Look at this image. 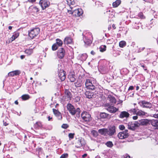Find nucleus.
I'll use <instances>...</instances> for the list:
<instances>
[{"instance_id": "393cba45", "label": "nucleus", "mask_w": 158, "mask_h": 158, "mask_svg": "<svg viewBox=\"0 0 158 158\" xmlns=\"http://www.w3.org/2000/svg\"><path fill=\"white\" fill-rule=\"evenodd\" d=\"M107 129L102 128L99 129L98 130V132L101 135H107Z\"/></svg>"}, {"instance_id": "c85d7f7f", "label": "nucleus", "mask_w": 158, "mask_h": 158, "mask_svg": "<svg viewBox=\"0 0 158 158\" xmlns=\"http://www.w3.org/2000/svg\"><path fill=\"white\" fill-rule=\"evenodd\" d=\"M81 81V80L79 79L74 83L75 86L76 87H81L82 85Z\"/></svg>"}, {"instance_id": "f8f14e48", "label": "nucleus", "mask_w": 158, "mask_h": 158, "mask_svg": "<svg viewBox=\"0 0 158 158\" xmlns=\"http://www.w3.org/2000/svg\"><path fill=\"white\" fill-rule=\"evenodd\" d=\"M39 4L41 6L42 9L44 10L49 6L50 3L46 0H40L39 2Z\"/></svg>"}, {"instance_id": "20e7f679", "label": "nucleus", "mask_w": 158, "mask_h": 158, "mask_svg": "<svg viewBox=\"0 0 158 158\" xmlns=\"http://www.w3.org/2000/svg\"><path fill=\"white\" fill-rule=\"evenodd\" d=\"M85 85L86 88L88 89L94 90L95 86L94 85V81L91 79H86L85 82Z\"/></svg>"}, {"instance_id": "0eeeda50", "label": "nucleus", "mask_w": 158, "mask_h": 158, "mask_svg": "<svg viewBox=\"0 0 158 158\" xmlns=\"http://www.w3.org/2000/svg\"><path fill=\"white\" fill-rule=\"evenodd\" d=\"M140 106L143 107L150 109L152 106V104L149 102L143 100L138 102Z\"/></svg>"}, {"instance_id": "3c124183", "label": "nucleus", "mask_w": 158, "mask_h": 158, "mask_svg": "<svg viewBox=\"0 0 158 158\" xmlns=\"http://www.w3.org/2000/svg\"><path fill=\"white\" fill-rule=\"evenodd\" d=\"M69 127V125L67 124H63L61 126V127L64 129H66Z\"/></svg>"}, {"instance_id": "6e6d98bb", "label": "nucleus", "mask_w": 158, "mask_h": 158, "mask_svg": "<svg viewBox=\"0 0 158 158\" xmlns=\"http://www.w3.org/2000/svg\"><path fill=\"white\" fill-rule=\"evenodd\" d=\"M80 100V97H77L75 98V102H78Z\"/></svg>"}, {"instance_id": "aec40b11", "label": "nucleus", "mask_w": 158, "mask_h": 158, "mask_svg": "<svg viewBox=\"0 0 158 158\" xmlns=\"http://www.w3.org/2000/svg\"><path fill=\"white\" fill-rule=\"evenodd\" d=\"M52 110L54 114L58 118V119L61 120L62 118L61 113L58 110L54 109H53Z\"/></svg>"}, {"instance_id": "f03ea898", "label": "nucleus", "mask_w": 158, "mask_h": 158, "mask_svg": "<svg viewBox=\"0 0 158 158\" xmlns=\"http://www.w3.org/2000/svg\"><path fill=\"white\" fill-rule=\"evenodd\" d=\"M85 34V32L82 34L83 36L84 41L85 44L87 45H89L92 43V40L90 39L92 37V34L91 33L89 32L86 33Z\"/></svg>"}, {"instance_id": "ea45409f", "label": "nucleus", "mask_w": 158, "mask_h": 158, "mask_svg": "<svg viewBox=\"0 0 158 158\" xmlns=\"http://www.w3.org/2000/svg\"><path fill=\"white\" fill-rule=\"evenodd\" d=\"M58 45L56 43L54 44L52 46V49L53 51L56 50L58 48Z\"/></svg>"}, {"instance_id": "bf43d9fd", "label": "nucleus", "mask_w": 158, "mask_h": 158, "mask_svg": "<svg viewBox=\"0 0 158 158\" xmlns=\"http://www.w3.org/2000/svg\"><path fill=\"white\" fill-rule=\"evenodd\" d=\"M137 116L138 115H137L136 116H133L132 117L133 119L134 120L137 119L138 118V117Z\"/></svg>"}, {"instance_id": "2eb2a0df", "label": "nucleus", "mask_w": 158, "mask_h": 158, "mask_svg": "<svg viewBox=\"0 0 158 158\" xmlns=\"http://www.w3.org/2000/svg\"><path fill=\"white\" fill-rule=\"evenodd\" d=\"M73 15L76 16H80L83 13L82 10L80 8L76 9L73 11Z\"/></svg>"}, {"instance_id": "49530a36", "label": "nucleus", "mask_w": 158, "mask_h": 158, "mask_svg": "<svg viewBox=\"0 0 158 158\" xmlns=\"http://www.w3.org/2000/svg\"><path fill=\"white\" fill-rule=\"evenodd\" d=\"M106 42L108 44H112L113 42V39H108L107 40Z\"/></svg>"}, {"instance_id": "dca6fc26", "label": "nucleus", "mask_w": 158, "mask_h": 158, "mask_svg": "<svg viewBox=\"0 0 158 158\" xmlns=\"http://www.w3.org/2000/svg\"><path fill=\"white\" fill-rule=\"evenodd\" d=\"M137 110L136 115L143 118L147 117L148 116V114L147 112L140 110H139L138 109Z\"/></svg>"}, {"instance_id": "423d86ee", "label": "nucleus", "mask_w": 158, "mask_h": 158, "mask_svg": "<svg viewBox=\"0 0 158 158\" xmlns=\"http://www.w3.org/2000/svg\"><path fill=\"white\" fill-rule=\"evenodd\" d=\"M105 109L109 112L111 113H114L118 110V109L114 106H111L109 103L105 104Z\"/></svg>"}, {"instance_id": "9d476101", "label": "nucleus", "mask_w": 158, "mask_h": 158, "mask_svg": "<svg viewBox=\"0 0 158 158\" xmlns=\"http://www.w3.org/2000/svg\"><path fill=\"white\" fill-rule=\"evenodd\" d=\"M128 135L127 130H126L124 131L120 132L118 135V137L120 139H123L127 138L128 136Z\"/></svg>"}, {"instance_id": "a878e982", "label": "nucleus", "mask_w": 158, "mask_h": 158, "mask_svg": "<svg viewBox=\"0 0 158 158\" xmlns=\"http://www.w3.org/2000/svg\"><path fill=\"white\" fill-rule=\"evenodd\" d=\"M72 43V39L70 37H66L64 40V43L65 44H71Z\"/></svg>"}, {"instance_id": "e433bc0d", "label": "nucleus", "mask_w": 158, "mask_h": 158, "mask_svg": "<svg viewBox=\"0 0 158 158\" xmlns=\"http://www.w3.org/2000/svg\"><path fill=\"white\" fill-rule=\"evenodd\" d=\"M100 51L101 52H103L106 49V46L105 45H102L99 48Z\"/></svg>"}, {"instance_id": "a19ab883", "label": "nucleus", "mask_w": 158, "mask_h": 158, "mask_svg": "<svg viewBox=\"0 0 158 158\" xmlns=\"http://www.w3.org/2000/svg\"><path fill=\"white\" fill-rule=\"evenodd\" d=\"M67 2L69 5H74L75 4L74 0H67Z\"/></svg>"}, {"instance_id": "4c0bfd02", "label": "nucleus", "mask_w": 158, "mask_h": 158, "mask_svg": "<svg viewBox=\"0 0 158 158\" xmlns=\"http://www.w3.org/2000/svg\"><path fill=\"white\" fill-rule=\"evenodd\" d=\"M105 144L109 148L112 147L113 145L112 142L110 141L107 142Z\"/></svg>"}, {"instance_id": "603ef678", "label": "nucleus", "mask_w": 158, "mask_h": 158, "mask_svg": "<svg viewBox=\"0 0 158 158\" xmlns=\"http://www.w3.org/2000/svg\"><path fill=\"white\" fill-rule=\"evenodd\" d=\"M145 48L144 47L140 48L137 51V52L139 53L143 51Z\"/></svg>"}, {"instance_id": "6e6552de", "label": "nucleus", "mask_w": 158, "mask_h": 158, "mask_svg": "<svg viewBox=\"0 0 158 158\" xmlns=\"http://www.w3.org/2000/svg\"><path fill=\"white\" fill-rule=\"evenodd\" d=\"M127 126L128 129L134 130L136 128L139 127V124L138 121L130 122L128 123Z\"/></svg>"}, {"instance_id": "09e8293b", "label": "nucleus", "mask_w": 158, "mask_h": 158, "mask_svg": "<svg viewBox=\"0 0 158 158\" xmlns=\"http://www.w3.org/2000/svg\"><path fill=\"white\" fill-rule=\"evenodd\" d=\"M16 38H17L15 37V36H14V35H13L12 37L10 38V39L9 40V42H12L13 41L15 40Z\"/></svg>"}, {"instance_id": "774afa93", "label": "nucleus", "mask_w": 158, "mask_h": 158, "mask_svg": "<svg viewBox=\"0 0 158 158\" xmlns=\"http://www.w3.org/2000/svg\"><path fill=\"white\" fill-rule=\"evenodd\" d=\"M25 58V56L24 55H21L20 56V58L21 59H23Z\"/></svg>"}, {"instance_id": "4d7b16f0", "label": "nucleus", "mask_w": 158, "mask_h": 158, "mask_svg": "<svg viewBox=\"0 0 158 158\" xmlns=\"http://www.w3.org/2000/svg\"><path fill=\"white\" fill-rule=\"evenodd\" d=\"M139 65L140 66H141L142 67H143V69L144 70H147V69H146V67L144 65H142V64L141 63H140L139 64Z\"/></svg>"}, {"instance_id": "13d9d810", "label": "nucleus", "mask_w": 158, "mask_h": 158, "mask_svg": "<svg viewBox=\"0 0 158 158\" xmlns=\"http://www.w3.org/2000/svg\"><path fill=\"white\" fill-rule=\"evenodd\" d=\"M124 158H130V156L127 154H126L124 156Z\"/></svg>"}, {"instance_id": "f3484780", "label": "nucleus", "mask_w": 158, "mask_h": 158, "mask_svg": "<svg viewBox=\"0 0 158 158\" xmlns=\"http://www.w3.org/2000/svg\"><path fill=\"white\" fill-rule=\"evenodd\" d=\"M58 76L61 81H64L66 78L65 72L62 69H60V71L58 72Z\"/></svg>"}, {"instance_id": "e2e57ef3", "label": "nucleus", "mask_w": 158, "mask_h": 158, "mask_svg": "<svg viewBox=\"0 0 158 158\" xmlns=\"http://www.w3.org/2000/svg\"><path fill=\"white\" fill-rule=\"evenodd\" d=\"M28 1L29 2L33 3L35 2L36 1V0H28Z\"/></svg>"}, {"instance_id": "c03bdc74", "label": "nucleus", "mask_w": 158, "mask_h": 158, "mask_svg": "<svg viewBox=\"0 0 158 158\" xmlns=\"http://www.w3.org/2000/svg\"><path fill=\"white\" fill-rule=\"evenodd\" d=\"M68 156V153H64L62 154L60 158H67Z\"/></svg>"}, {"instance_id": "9b49d317", "label": "nucleus", "mask_w": 158, "mask_h": 158, "mask_svg": "<svg viewBox=\"0 0 158 158\" xmlns=\"http://www.w3.org/2000/svg\"><path fill=\"white\" fill-rule=\"evenodd\" d=\"M81 116L83 120L86 122H88L91 120L90 114L86 111H83L81 114Z\"/></svg>"}, {"instance_id": "2f4dec72", "label": "nucleus", "mask_w": 158, "mask_h": 158, "mask_svg": "<svg viewBox=\"0 0 158 158\" xmlns=\"http://www.w3.org/2000/svg\"><path fill=\"white\" fill-rule=\"evenodd\" d=\"M137 110L136 108L131 109L128 111V112L131 114H136Z\"/></svg>"}, {"instance_id": "cd10ccee", "label": "nucleus", "mask_w": 158, "mask_h": 158, "mask_svg": "<svg viewBox=\"0 0 158 158\" xmlns=\"http://www.w3.org/2000/svg\"><path fill=\"white\" fill-rule=\"evenodd\" d=\"M42 127V125L41 122H37L34 125V127L35 128L39 129L40 128Z\"/></svg>"}, {"instance_id": "473e14b6", "label": "nucleus", "mask_w": 158, "mask_h": 158, "mask_svg": "<svg viewBox=\"0 0 158 158\" xmlns=\"http://www.w3.org/2000/svg\"><path fill=\"white\" fill-rule=\"evenodd\" d=\"M25 52L27 55H31L33 52V50L32 49H27L25 50Z\"/></svg>"}, {"instance_id": "f704fd0d", "label": "nucleus", "mask_w": 158, "mask_h": 158, "mask_svg": "<svg viewBox=\"0 0 158 158\" xmlns=\"http://www.w3.org/2000/svg\"><path fill=\"white\" fill-rule=\"evenodd\" d=\"M108 114L105 113H101L100 114V116L101 118H105L107 117Z\"/></svg>"}, {"instance_id": "412c9836", "label": "nucleus", "mask_w": 158, "mask_h": 158, "mask_svg": "<svg viewBox=\"0 0 158 158\" xmlns=\"http://www.w3.org/2000/svg\"><path fill=\"white\" fill-rule=\"evenodd\" d=\"M107 100L109 101L112 104H115L116 102L115 98L114 96L111 95L108 96Z\"/></svg>"}, {"instance_id": "7c9ffc66", "label": "nucleus", "mask_w": 158, "mask_h": 158, "mask_svg": "<svg viewBox=\"0 0 158 158\" xmlns=\"http://www.w3.org/2000/svg\"><path fill=\"white\" fill-rule=\"evenodd\" d=\"M58 46H61L63 44V42L61 40L59 39L56 40V43H55Z\"/></svg>"}, {"instance_id": "4be33fe9", "label": "nucleus", "mask_w": 158, "mask_h": 158, "mask_svg": "<svg viewBox=\"0 0 158 158\" xmlns=\"http://www.w3.org/2000/svg\"><path fill=\"white\" fill-rule=\"evenodd\" d=\"M152 125L155 127V129H157L158 128V120L152 119L151 121Z\"/></svg>"}, {"instance_id": "79ce46f5", "label": "nucleus", "mask_w": 158, "mask_h": 158, "mask_svg": "<svg viewBox=\"0 0 158 158\" xmlns=\"http://www.w3.org/2000/svg\"><path fill=\"white\" fill-rule=\"evenodd\" d=\"M69 78L70 81L72 82H73L75 80V78L73 76L70 75V76H69Z\"/></svg>"}, {"instance_id": "b1692460", "label": "nucleus", "mask_w": 158, "mask_h": 158, "mask_svg": "<svg viewBox=\"0 0 158 158\" xmlns=\"http://www.w3.org/2000/svg\"><path fill=\"white\" fill-rule=\"evenodd\" d=\"M129 116V114L126 111H122L121 112L119 117L120 118H123L124 117L127 118Z\"/></svg>"}, {"instance_id": "39448f33", "label": "nucleus", "mask_w": 158, "mask_h": 158, "mask_svg": "<svg viewBox=\"0 0 158 158\" xmlns=\"http://www.w3.org/2000/svg\"><path fill=\"white\" fill-rule=\"evenodd\" d=\"M86 143L85 139L83 138L80 137L76 139V142L75 144L77 148H80L85 146Z\"/></svg>"}, {"instance_id": "bb28decb", "label": "nucleus", "mask_w": 158, "mask_h": 158, "mask_svg": "<svg viewBox=\"0 0 158 158\" xmlns=\"http://www.w3.org/2000/svg\"><path fill=\"white\" fill-rule=\"evenodd\" d=\"M85 95L87 98H90L93 96L94 94L92 92L87 91L85 93Z\"/></svg>"}, {"instance_id": "1a4fd4ad", "label": "nucleus", "mask_w": 158, "mask_h": 158, "mask_svg": "<svg viewBox=\"0 0 158 158\" xmlns=\"http://www.w3.org/2000/svg\"><path fill=\"white\" fill-rule=\"evenodd\" d=\"M72 97L70 92L68 90H66L64 95L63 97L62 100L64 101H69Z\"/></svg>"}, {"instance_id": "6ab92c4d", "label": "nucleus", "mask_w": 158, "mask_h": 158, "mask_svg": "<svg viewBox=\"0 0 158 158\" xmlns=\"http://www.w3.org/2000/svg\"><path fill=\"white\" fill-rule=\"evenodd\" d=\"M138 123L139 124V127L141 125H146L148 124L150 122V120L147 119H144L140 120L138 121Z\"/></svg>"}, {"instance_id": "f257e3e1", "label": "nucleus", "mask_w": 158, "mask_h": 158, "mask_svg": "<svg viewBox=\"0 0 158 158\" xmlns=\"http://www.w3.org/2000/svg\"><path fill=\"white\" fill-rule=\"evenodd\" d=\"M67 107L69 113L72 115H74L76 114H79L80 113V109L78 108L76 110L74 106L71 104H68Z\"/></svg>"}, {"instance_id": "864d4df0", "label": "nucleus", "mask_w": 158, "mask_h": 158, "mask_svg": "<svg viewBox=\"0 0 158 158\" xmlns=\"http://www.w3.org/2000/svg\"><path fill=\"white\" fill-rule=\"evenodd\" d=\"M15 36V38H17V37L19 35V33L18 32H16L14 33L13 34Z\"/></svg>"}, {"instance_id": "a18cd8bd", "label": "nucleus", "mask_w": 158, "mask_h": 158, "mask_svg": "<svg viewBox=\"0 0 158 158\" xmlns=\"http://www.w3.org/2000/svg\"><path fill=\"white\" fill-rule=\"evenodd\" d=\"M75 134L74 133H70L69 134V139H73L74 138Z\"/></svg>"}, {"instance_id": "72a5a7b5", "label": "nucleus", "mask_w": 158, "mask_h": 158, "mask_svg": "<svg viewBox=\"0 0 158 158\" xmlns=\"http://www.w3.org/2000/svg\"><path fill=\"white\" fill-rule=\"evenodd\" d=\"M126 43L125 41H122L119 43V46L121 48H123L126 45Z\"/></svg>"}, {"instance_id": "7ed1b4c3", "label": "nucleus", "mask_w": 158, "mask_h": 158, "mask_svg": "<svg viewBox=\"0 0 158 158\" xmlns=\"http://www.w3.org/2000/svg\"><path fill=\"white\" fill-rule=\"evenodd\" d=\"M40 31V29L39 28H34L28 31L29 36L31 39H33L37 36Z\"/></svg>"}, {"instance_id": "de8ad7c7", "label": "nucleus", "mask_w": 158, "mask_h": 158, "mask_svg": "<svg viewBox=\"0 0 158 158\" xmlns=\"http://www.w3.org/2000/svg\"><path fill=\"white\" fill-rule=\"evenodd\" d=\"M140 24V23H135V24L134 27L135 29H139Z\"/></svg>"}, {"instance_id": "ddd939ff", "label": "nucleus", "mask_w": 158, "mask_h": 158, "mask_svg": "<svg viewBox=\"0 0 158 158\" xmlns=\"http://www.w3.org/2000/svg\"><path fill=\"white\" fill-rule=\"evenodd\" d=\"M116 128L113 125L110 127L108 129H107V135L110 136L114 135L116 132Z\"/></svg>"}, {"instance_id": "338daca9", "label": "nucleus", "mask_w": 158, "mask_h": 158, "mask_svg": "<svg viewBox=\"0 0 158 158\" xmlns=\"http://www.w3.org/2000/svg\"><path fill=\"white\" fill-rule=\"evenodd\" d=\"M48 120L50 121L51 120V119H52V117H51L50 116H48Z\"/></svg>"}, {"instance_id": "052dcab7", "label": "nucleus", "mask_w": 158, "mask_h": 158, "mask_svg": "<svg viewBox=\"0 0 158 158\" xmlns=\"http://www.w3.org/2000/svg\"><path fill=\"white\" fill-rule=\"evenodd\" d=\"M134 89V87L132 86H130L128 89V90H133Z\"/></svg>"}, {"instance_id": "4468645a", "label": "nucleus", "mask_w": 158, "mask_h": 158, "mask_svg": "<svg viewBox=\"0 0 158 158\" xmlns=\"http://www.w3.org/2000/svg\"><path fill=\"white\" fill-rule=\"evenodd\" d=\"M65 55V51L63 48H60L58 49L57 52V55L59 58H63Z\"/></svg>"}, {"instance_id": "5fc2aeb1", "label": "nucleus", "mask_w": 158, "mask_h": 158, "mask_svg": "<svg viewBox=\"0 0 158 158\" xmlns=\"http://www.w3.org/2000/svg\"><path fill=\"white\" fill-rule=\"evenodd\" d=\"M119 128L121 130H123L125 128V127L123 125H120L119 127Z\"/></svg>"}, {"instance_id": "c9c22d12", "label": "nucleus", "mask_w": 158, "mask_h": 158, "mask_svg": "<svg viewBox=\"0 0 158 158\" xmlns=\"http://www.w3.org/2000/svg\"><path fill=\"white\" fill-rule=\"evenodd\" d=\"M91 133L93 135V136L94 137H96L98 135V132L94 130L92 131L91 132Z\"/></svg>"}, {"instance_id": "69168bd1", "label": "nucleus", "mask_w": 158, "mask_h": 158, "mask_svg": "<svg viewBox=\"0 0 158 158\" xmlns=\"http://www.w3.org/2000/svg\"><path fill=\"white\" fill-rule=\"evenodd\" d=\"M154 117L156 118H158V114L154 115Z\"/></svg>"}, {"instance_id": "8fccbe9b", "label": "nucleus", "mask_w": 158, "mask_h": 158, "mask_svg": "<svg viewBox=\"0 0 158 158\" xmlns=\"http://www.w3.org/2000/svg\"><path fill=\"white\" fill-rule=\"evenodd\" d=\"M138 16L141 19H144L145 18L143 15V14L142 12H140L138 14Z\"/></svg>"}, {"instance_id": "58836bf2", "label": "nucleus", "mask_w": 158, "mask_h": 158, "mask_svg": "<svg viewBox=\"0 0 158 158\" xmlns=\"http://www.w3.org/2000/svg\"><path fill=\"white\" fill-rule=\"evenodd\" d=\"M22 99L23 100H26L28 99L29 98V96L27 94H25L21 96Z\"/></svg>"}, {"instance_id": "680f3d73", "label": "nucleus", "mask_w": 158, "mask_h": 158, "mask_svg": "<svg viewBox=\"0 0 158 158\" xmlns=\"http://www.w3.org/2000/svg\"><path fill=\"white\" fill-rule=\"evenodd\" d=\"M68 12L69 14L73 15V11L71 10H68Z\"/></svg>"}, {"instance_id": "37998d69", "label": "nucleus", "mask_w": 158, "mask_h": 158, "mask_svg": "<svg viewBox=\"0 0 158 158\" xmlns=\"http://www.w3.org/2000/svg\"><path fill=\"white\" fill-rule=\"evenodd\" d=\"M32 10L33 11L37 12L39 11V10L36 6H34L33 7Z\"/></svg>"}, {"instance_id": "5701e85b", "label": "nucleus", "mask_w": 158, "mask_h": 158, "mask_svg": "<svg viewBox=\"0 0 158 158\" xmlns=\"http://www.w3.org/2000/svg\"><path fill=\"white\" fill-rule=\"evenodd\" d=\"M87 58V55L85 53L79 55L77 57L78 59L82 61L85 60Z\"/></svg>"}, {"instance_id": "0e129e2a", "label": "nucleus", "mask_w": 158, "mask_h": 158, "mask_svg": "<svg viewBox=\"0 0 158 158\" xmlns=\"http://www.w3.org/2000/svg\"><path fill=\"white\" fill-rule=\"evenodd\" d=\"M3 124L5 126H6L8 125V123H7L6 122L3 121Z\"/></svg>"}, {"instance_id": "a211bd4d", "label": "nucleus", "mask_w": 158, "mask_h": 158, "mask_svg": "<svg viewBox=\"0 0 158 158\" xmlns=\"http://www.w3.org/2000/svg\"><path fill=\"white\" fill-rule=\"evenodd\" d=\"M21 71L19 70H16L10 72L8 73V76L13 77L15 76L19 75L21 73Z\"/></svg>"}, {"instance_id": "c756f323", "label": "nucleus", "mask_w": 158, "mask_h": 158, "mask_svg": "<svg viewBox=\"0 0 158 158\" xmlns=\"http://www.w3.org/2000/svg\"><path fill=\"white\" fill-rule=\"evenodd\" d=\"M120 0H117L113 3V6L114 7H116L118 6L121 3Z\"/></svg>"}]
</instances>
